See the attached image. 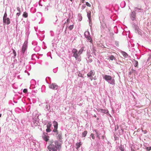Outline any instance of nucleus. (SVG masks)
<instances>
[{
    "instance_id": "f257e3e1",
    "label": "nucleus",
    "mask_w": 151,
    "mask_h": 151,
    "mask_svg": "<svg viewBox=\"0 0 151 151\" xmlns=\"http://www.w3.org/2000/svg\"><path fill=\"white\" fill-rule=\"evenodd\" d=\"M55 145L52 144H50L48 147V149L50 151H57V150H60L61 147V144L57 141L54 142Z\"/></svg>"
},
{
    "instance_id": "f03ea898",
    "label": "nucleus",
    "mask_w": 151,
    "mask_h": 151,
    "mask_svg": "<svg viewBox=\"0 0 151 151\" xmlns=\"http://www.w3.org/2000/svg\"><path fill=\"white\" fill-rule=\"evenodd\" d=\"M72 52L73 54V56L75 58L76 60L77 59L80 55L77 50L76 49L74 48L72 50Z\"/></svg>"
},
{
    "instance_id": "7ed1b4c3",
    "label": "nucleus",
    "mask_w": 151,
    "mask_h": 151,
    "mask_svg": "<svg viewBox=\"0 0 151 151\" xmlns=\"http://www.w3.org/2000/svg\"><path fill=\"white\" fill-rule=\"evenodd\" d=\"M84 35L85 37L90 42H92V40L90 36L89 32L88 31H86L85 32Z\"/></svg>"
},
{
    "instance_id": "20e7f679",
    "label": "nucleus",
    "mask_w": 151,
    "mask_h": 151,
    "mask_svg": "<svg viewBox=\"0 0 151 151\" xmlns=\"http://www.w3.org/2000/svg\"><path fill=\"white\" fill-rule=\"evenodd\" d=\"M27 42H25L22 47V50L23 53H24L27 48Z\"/></svg>"
},
{
    "instance_id": "39448f33",
    "label": "nucleus",
    "mask_w": 151,
    "mask_h": 151,
    "mask_svg": "<svg viewBox=\"0 0 151 151\" xmlns=\"http://www.w3.org/2000/svg\"><path fill=\"white\" fill-rule=\"evenodd\" d=\"M103 78L106 81H107L112 80V77L111 76L108 75H105Z\"/></svg>"
},
{
    "instance_id": "423d86ee",
    "label": "nucleus",
    "mask_w": 151,
    "mask_h": 151,
    "mask_svg": "<svg viewBox=\"0 0 151 151\" xmlns=\"http://www.w3.org/2000/svg\"><path fill=\"white\" fill-rule=\"evenodd\" d=\"M49 88L53 89H57L58 88V86L55 84L52 83L49 86Z\"/></svg>"
},
{
    "instance_id": "0eeeda50",
    "label": "nucleus",
    "mask_w": 151,
    "mask_h": 151,
    "mask_svg": "<svg viewBox=\"0 0 151 151\" xmlns=\"http://www.w3.org/2000/svg\"><path fill=\"white\" fill-rule=\"evenodd\" d=\"M97 111L99 112H100L102 113L106 114L108 113V111L107 110L103 109H99Z\"/></svg>"
},
{
    "instance_id": "6e6552de",
    "label": "nucleus",
    "mask_w": 151,
    "mask_h": 151,
    "mask_svg": "<svg viewBox=\"0 0 151 151\" xmlns=\"http://www.w3.org/2000/svg\"><path fill=\"white\" fill-rule=\"evenodd\" d=\"M94 72L93 70H91L87 74V76L88 77H91L92 76H94Z\"/></svg>"
},
{
    "instance_id": "1a4fd4ad",
    "label": "nucleus",
    "mask_w": 151,
    "mask_h": 151,
    "mask_svg": "<svg viewBox=\"0 0 151 151\" xmlns=\"http://www.w3.org/2000/svg\"><path fill=\"white\" fill-rule=\"evenodd\" d=\"M43 139L46 142H47L49 139V137L48 136L44 135L42 137Z\"/></svg>"
},
{
    "instance_id": "9d476101",
    "label": "nucleus",
    "mask_w": 151,
    "mask_h": 151,
    "mask_svg": "<svg viewBox=\"0 0 151 151\" xmlns=\"http://www.w3.org/2000/svg\"><path fill=\"white\" fill-rule=\"evenodd\" d=\"M81 145L82 143L81 142H80L79 143H76V149H78V148H79L81 147Z\"/></svg>"
},
{
    "instance_id": "9b49d317",
    "label": "nucleus",
    "mask_w": 151,
    "mask_h": 151,
    "mask_svg": "<svg viewBox=\"0 0 151 151\" xmlns=\"http://www.w3.org/2000/svg\"><path fill=\"white\" fill-rule=\"evenodd\" d=\"M7 14L6 12L5 13V14H4V16L3 17V22H5L6 21V19L7 18Z\"/></svg>"
},
{
    "instance_id": "f8f14e48",
    "label": "nucleus",
    "mask_w": 151,
    "mask_h": 151,
    "mask_svg": "<svg viewBox=\"0 0 151 151\" xmlns=\"http://www.w3.org/2000/svg\"><path fill=\"white\" fill-rule=\"evenodd\" d=\"M84 47H81V49L79 50L78 51V54L79 55H80L83 52V51L84 50Z\"/></svg>"
},
{
    "instance_id": "ddd939ff",
    "label": "nucleus",
    "mask_w": 151,
    "mask_h": 151,
    "mask_svg": "<svg viewBox=\"0 0 151 151\" xmlns=\"http://www.w3.org/2000/svg\"><path fill=\"white\" fill-rule=\"evenodd\" d=\"M87 14V16L89 19L90 20L91 18V12L89 11L88 12Z\"/></svg>"
},
{
    "instance_id": "4468645a",
    "label": "nucleus",
    "mask_w": 151,
    "mask_h": 151,
    "mask_svg": "<svg viewBox=\"0 0 151 151\" xmlns=\"http://www.w3.org/2000/svg\"><path fill=\"white\" fill-rule=\"evenodd\" d=\"M4 23H6V24L8 25L10 23V19L9 18H7L6 19V21L4 22Z\"/></svg>"
},
{
    "instance_id": "2eb2a0df",
    "label": "nucleus",
    "mask_w": 151,
    "mask_h": 151,
    "mask_svg": "<svg viewBox=\"0 0 151 151\" xmlns=\"http://www.w3.org/2000/svg\"><path fill=\"white\" fill-rule=\"evenodd\" d=\"M53 124L54 127H58V122H57L55 121H54L53 122Z\"/></svg>"
},
{
    "instance_id": "dca6fc26",
    "label": "nucleus",
    "mask_w": 151,
    "mask_h": 151,
    "mask_svg": "<svg viewBox=\"0 0 151 151\" xmlns=\"http://www.w3.org/2000/svg\"><path fill=\"white\" fill-rule=\"evenodd\" d=\"M52 125L51 122H48L47 125V128H50Z\"/></svg>"
},
{
    "instance_id": "f3484780",
    "label": "nucleus",
    "mask_w": 151,
    "mask_h": 151,
    "mask_svg": "<svg viewBox=\"0 0 151 151\" xmlns=\"http://www.w3.org/2000/svg\"><path fill=\"white\" fill-rule=\"evenodd\" d=\"M87 134V131L86 130L83 133H82V136L83 137H85Z\"/></svg>"
},
{
    "instance_id": "a211bd4d",
    "label": "nucleus",
    "mask_w": 151,
    "mask_h": 151,
    "mask_svg": "<svg viewBox=\"0 0 151 151\" xmlns=\"http://www.w3.org/2000/svg\"><path fill=\"white\" fill-rule=\"evenodd\" d=\"M73 27H74V25H70L68 27V28L69 30H71L73 29Z\"/></svg>"
},
{
    "instance_id": "6ab92c4d",
    "label": "nucleus",
    "mask_w": 151,
    "mask_h": 151,
    "mask_svg": "<svg viewBox=\"0 0 151 151\" xmlns=\"http://www.w3.org/2000/svg\"><path fill=\"white\" fill-rule=\"evenodd\" d=\"M109 58L111 60H113L115 59V57H114V56L113 55H111V56L109 57Z\"/></svg>"
},
{
    "instance_id": "aec40b11",
    "label": "nucleus",
    "mask_w": 151,
    "mask_h": 151,
    "mask_svg": "<svg viewBox=\"0 0 151 151\" xmlns=\"http://www.w3.org/2000/svg\"><path fill=\"white\" fill-rule=\"evenodd\" d=\"M23 16L25 18H27L28 17L27 13L26 12H24L23 14Z\"/></svg>"
},
{
    "instance_id": "412c9836",
    "label": "nucleus",
    "mask_w": 151,
    "mask_h": 151,
    "mask_svg": "<svg viewBox=\"0 0 151 151\" xmlns=\"http://www.w3.org/2000/svg\"><path fill=\"white\" fill-rule=\"evenodd\" d=\"M119 147L121 151H124V148L122 146H120Z\"/></svg>"
},
{
    "instance_id": "4be33fe9",
    "label": "nucleus",
    "mask_w": 151,
    "mask_h": 151,
    "mask_svg": "<svg viewBox=\"0 0 151 151\" xmlns=\"http://www.w3.org/2000/svg\"><path fill=\"white\" fill-rule=\"evenodd\" d=\"M58 127H54V129L53 130V131L54 132H58Z\"/></svg>"
},
{
    "instance_id": "5701e85b",
    "label": "nucleus",
    "mask_w": 151,
    "mask_h": 151,
    "mask_svg": "<svg viewBox=\"0 0 151 151\" xmlns=\"http://www.w3.org/2000/svg\"><path fill=\"white\" fill-rule=\"evenodd\" d=\"M58 137L59 138V139H61L62 137V134H58Z\"/></svg>"
},
{
    "instance_id": "b1692460",
    "label": "nucleus",
    "mask_w": 151,
    "mask_h": 151,
    "mask_svg": "<svg viewBox=\"0 0 151 151\" xmlns=\"http://www.w3.org/2000/svg\"><path fill=\"white\" fill-rule=\"evenodd\" d=\"M51 131L50 128H47L46 129V131L47 132H50Z\"/></svg>"
},
{
    "instance_id": "393cba45",
    "label": "nucleus",
    "mask_w": 151,
    "mask_h": 151,
    "mask_svg": "<svg viewBox=\"0 0 151 151\" xmlns=\"http://www.w3.org/2000/svg\"><path fill=\"white\" fill-rule=\"evenodd\" d=\"M86 5L88 6V7H91V5L90 4H89L88 2H86Z\"/></svg>"
},
{
    "instance_id": "a878e982",
    "label": "nucleus",
    "mask_w": 151,
    "mask_h": 151,
    "mask_svg": "<svg viewBox=\"0 0 151 151\" xmlns=\"http://www.w3.org/2000/svg\"><path fill=\"white\" fill-rule=\"evenodd\" d=\"M146 149L148 151H150L151 150V146L149 147H147Z\"/></svg>"
},
{
    "instance_id": "bb28decb",
    "label": "nucleus",
    "mask_w": 151,
    "mask_h": 151,
    "mask_svg": "<svg viewBox=\"0 0 151 151\" xmlns=\"http://www.w3.org/2000/svg\"><path fill=\"white\" fill-rule=\"evenodd\" d=\"M124 56V57H126L127 56V54L125 52H124L123 53Z\"/></svg>"
},
{
    "instance_id": "cd10ccee",
    "label": "nucleus",
    "mask_w": 151,
    "mask_h": 151,
    "mask_svg": "<svg viewBox=\"0 0 151 151\" xmlns=\"http://www.w3.org/2000/svg\"><path fill=\"white\" fill-rule=\"evenodd\" d=\"M135 17V16L134 14H133L132 16L131 17V19L132 20H134V19Z\"/></svg>"
},
{
    "instance_id": "c85d7f7f",
    "label": "nucleus",
    "mask_w": 151,
    "mask_h": 151,
    "mask_svg": "<svg viewBox=\"0 0 151 151\" xmlns=\"http://www.w3.org/2000/svg\"><path fill=\"white\" fill-rule=\"evenodd\" d=\"M96 132V134L97 137H98L99 138V135L100 134H99L98 133V132H96V131H95Z\"/></svg>"
},
{
    "instance_id": "c756f323",
    "label": "nucleus",
    "mask_w": 151,
    "mask_h": 151,
    "mask_svg": "<svg viewBox=\"0 0 151 151\" xmlns=\"http://www.w3.org/2000/svg\"><path fill=\"white\" fill-rule=\"evenodd\" d=\"M13 52L14 55V56H15L16 55V53L15 52V51L14 50H13Z\"/></svg>"
},
{
    "instance_id": "7c9ffc66",
    "label": "nucleus",
    "mask_w": 151,
    "mask_h": 151,
    "mask_svg": "<svg viewBox=\"0 0 151 151\" xmlns=\"http://www.w3.org/2000/svg\"><path fill=\"white\" fill-rule=\"evenodd\" d=\"M135 64L134 66L135 67H137L138 65V63L137 61H135Z\"/></svg>"
},
{
    "instance_id": "2f4dec72",
    "label": "nucleus",
    "mask_w": 151,
    "mask_h": 151,
    "mask_svg": "<svg viewBox=\"0 0 151 151\" xmlns=\"http://www.w3.org/2000/svg\"><path fill=\"white\" fill-rule=\"evenodd\" d=\"M91 137L93 139H95V137L94 136V134H93L92 133V134H91Z\"/></svg>"
},
{
    "instance_id": "473e14b6",
    "label": "nucleus",
    "mask_w": 151,
    "mask_h": 151,
    "mask_svg": "<svg viewBox=\"0 0 151 151\" xmlns=\"http://www.w3.org/2000/svg\"><path fill=\"white\" fill-rule=\"evenodd\" d=\"M27 91V90L26 89H24L23 90V92L24 93H26Z\"/></svg>"
},
{
    "instance_id": "72a5a7b5",
    "label": "nucleus",
    "mask_w": 151,
    "mask_h": 151,
    "mask_svg": "<svg viewBox=\"0 0 151 151\" xmlns=\"http://www.w3.org/2000/svg\"><path fill=\"white\" fill-rule=\"evenodd\" d=\"M17 9L19 12H21L20 9L19 7H17Z\"/></svg>"
},
{
    "instance_id": "f704fd0d",
    "label": "nucleus",
    "mask_w": 151,
    "mask_h": 151,
    "mask_svg": "<svg viewBox=\"0 0 151 151\" xmlns=\"http://www.w3.org/2000/svg\"><path fill=\"white\" fill-rule=\"evenodd\" d=\"M21 12H19L17 13V15L18 16H19Z\"/></svg>"
},
{
    "instance_id": "c9c22d12",
    "label": "nucleus",
    "mask_w": 151,
    "mask_h": 151,
    "mask_svg": "<svg viewBox=\"0 0 151 151\" xmlns=\"http://www.w3.org/2000/svg\"><path fill=\"white\" fill-rule=\"evenodd\" d=\"M86 7V6L85 5L82 6V8L83 9H84Z\"/></svg>"
},
{
    "instance_id": "e433bc0d",
    "label": "nucleus",
    "mask_w": 151,
    "mask_h": 151,
    "mask_svg": "<svg viewBox=\"0 0 151 151\" xmlns=\"http://www.w3.org/2000/svg\"><path fill=\"white\" fill-rule=\"evenodd\" d=\"M67 22H68V23L69 22V21H70V20L68 19H67Z\"/></svg>"
},
{
    "instance_id": "4c0bfd02",
    "label": "nucleus",
    "mask_w": 151,
    "mask_h": 151,
    "mask_svg": "<svg viewBox=\"0 0 151 151\" xmlns=\"http://www.w3.org/2000/svg\"><path fill=\"white\" fill-rule=\"evenodd\" d=\"M111 81H112V82H113V83H114V79H113V80H112Z\"/></svg>"
},
{
    "instance_id": "58836bf2",
    "label": "nucleus",
    "mask_w": 151,
    "mask_h": 151,
    "mask_svg": "<svg viewBox=\"0 0 151 151\" xmlns=\"http://www.w3.org/2000/svg\"><path fill=\"white\" fill-rule=\"evenodd\" d=\"M85 0H82L81 1L82 3H84Z\"/></svg>"
},
{
    "instance_id": "ea45409f",
    "label": "nucleus",
    "mask_w": 151,
    "mask_h": 151,
    "mask_svg": "<svg viewBox=\"0 0 151 151\" xmlns=\"http://www.w3.org/2000/svg\"><path fill=\"white\" fill-rule=\"evenodd\" d=\"M93 80V78L92 77L91 78V81H92Z\"/></svg>"
},
{
    "instance_id": "a19ab883",
    "label": "nucleus",
    "mask_w": 151,
    "mask_h": 151,
    "mask_svg": "<svg viewBox=\"0 0 151 151\" xmlns=\"http://www.w3.org/2000/svg\"><path fill=\"white\" fill-rule=\"evenodd\" d=\"M94 117H95L96 118V115H94Z\"/></svg>"
},
{
    "instance_id": "79ce46f5",
    "label": "nucleus",
    "mask_w": 151,
    "mask_h": 151,
    "mask_svg": "<svg viewBox=\"0 0 151 151\" xmlns=\"http://www.w3.org/2000/svg\"><path fill=\"white\" fill-rule=\"evenodd\" d=\"M1 114H0V117H1Z\"/></svg>"
},
{
    "instance_id": "37998d69",
    "label": "nucleus",
    "mask_w": 151,
    "mask_h": 151,
    "mask_svg": "<svg viewBox=\"0 0 151 151\" xmlns=\"http://www.w3.org/2000/svg\"><path fill=\"white\" fill-rule=\"evenodd\" d=\"M70 1H72L73 0H70Z\"/></svg>"
}]
</instances>
